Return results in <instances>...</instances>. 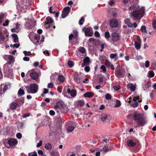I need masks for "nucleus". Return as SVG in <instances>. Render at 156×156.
I'll return each mask as SVG.
<instances>
[{"label":"nucleus","mask_w":156,"mask_h":156,"mask_svg":"<svg viewBox=\"0 0 156 156\" xmlns=\"http://www.w3.org/2000/svg\"><path fill=\"white\" fill-rule=\"evenodd\" d=\"M132 118L139 126H143L147 123V120L143 115L137 112L133 113Z\"/></svg>","instance_id":"1"},{"label":"nucleus","mask_w":156,"mask_h":156,"mask_svg":"<svg viewBox=\"0 0 156 156\" xmlns=\"http://www.w3.org/2000/svg\"><path fill=\"white\" fill-rule=\"evenodd\" d=\"M129 9L130 10H134L131 13V17L133 18L140 19L143 16L145 13V9L144 7H142L136 10H135L133 6H131Z\"/></svg>","instance_id":"2"},{"label":"nucleus","mask_w":156,"mask_h":156,"mask_svg":"<svg viewBox=\"0 0 156 156\" xmlns=\"http://www.w3.org/2000/svg\"><path fill=\"white\" fill-rule=\"evenodd\" d=\"M25 87L28 94H35L37 92L38 90V86L34 83L31 84L29 86H25Z\"/></svg>","instance_id":"3"},{"label":"nucleus","mask_w":156,"mask_h":156,"mask_svg":"<svg viewBox=\"0 0 156 156\" xmlns=\"http://www.w3.org/2000/svg\"><path fill=\"white\" fill-rule=\"evenodd\" d=\"M10 64V62H7L3 66V69L4 73L6 76L10 78L12 77V71L10 69L8 66V65Z\"/></svg>","instance_id":"4"},{"label":"nucleus","mask_w":156,"mask_h":156,"mask_svg":"<svg viewBox=\"0 0 156 156\" xmlns=\"http://www.w3.org/2000/svg\"><path fill=\"white\" fill-rule=\"evenodd\" d=\"M76 125L74 122L69 121L67 122V132L68 133L73 131L76 128Z\"/></svg>","instance_id":"5"},{"label":"nucleus","mask_w":156,"mask_h":156,"mask_svg":"<svg viewBox=\"0 0 156 156\" xmlns=\"http://www.w3.org/2000/svg\"><path fill=\"white\" fill-rule=\"evenodd\" d=\"M120 37L119 33L115 32H113L111 34V39L110 42L112 43L117 42L120 39Z\"/></svg>","instance_id":"6"},{"label":"nucleus","mask_w":156,"mask_h":156,"mask_svg":"<svg viewBox=\"0 0 156 156\" xmlns=\"http://www.w3.org/2000/svg\"><path fill=\"white\" fill-rule=\"evenodd\" d=\"M65 91L68 94H70V95L72 97H75L77 94L76 91L74 90H70L69 86L65 87L64 88Z\"/></svg>","instance_id":"7"},{"label":"nucleus","mask_w":156,"mask_h":156,"mask_svg":"<svg viewBox=\"0 0 156 156\" xmlns=\"http://www.w3.org/2000/svg\"><path fill=\"white\" fill-rule=\"evenodd\" d=\"M133 102L131 104L132 106L133 107H136L138 105V102H141L142 99L139 96L135 97L133 99Z\"/></svg>","instance_id":"8"},{"label":"nucleus","mask_w":156,"mask_h":156,"mask_svg":"<svg viewBox=\"0 0 156 156\" xmlns=\"http://www.w3.org/2000/svg\"><path fill=\"white\" fill-rule=\"evenodd\" d=\"M27 74L29 75L33 80H36L38 77V73L34 72V69L29 71Z\"/></svg>","instance_id":"9"},{"label":"nucleus","mask_w":156,"mask_h":156,"mask_svg":"<svg viewBox=\"0 0 156 156\" xmlns=\"http://www.w3.org/2000/svg\"><path fill=\"white\" fill-rule=\"evenodd\" d=\"M7 143L10 147H14L17 144L18 141L16 139L10 138L8 140Z\"/></svg>","instance_id":"10"},{"label":"nucleus","mask_w":156,"mask_h":156,"mask_svg":"<svg viewBox=\"0 0 156 156\" xmlns=\"http://www.w3.org/2000/svg\"><path fill=\"white\" fill-rule=\"evenodd\" d=\"M70 9V8L69 6H67L64 9L62 14V18H64L67 16L69 14Z\"/></svg>","instance_id":"11"},{"label":"nucleus","mask_w":156,"mask_h":156,"mask_svg":"<svg viewBox=\"0 0 156 156\" xmlns=\"http://www.w3.org/2000/svg\"><path fill=\"white\" fill-rule=\"evenodd\" d=\"M109 24L110 26L113 28L117 27L118 25L117 20L115 19L111 20L109 21Z\"/></svg>","instance_id":"12"},{"label":"nucleus","mask_w":156,"mask_h":156,"mask_svg":"<svg viewBox=\"0 0 156 156\" xmlns=\"http://www.w3.org/2000/svg\"><path fill=\"white\" fill-rule=\"evenodd\" d=\"M127 89L132 92L135 91L136 88V84L132 83H129L127 85Z\"/></svg>","instance_id":"13"},{"label":"nucleus","mask_w":156,"mask_h":156,"mask_svg":"<svg viewBox=\"0 0 156 156\" xmlns=\"http://www.w3.org/2000/svg\"><path fill=\"white\" fill-rule=\"evenodd\" d=\"M40 38L39 35H34L33 37L31 40L35 44H37V43H41V42H39L40 41H39Z\"/></svg>","instance_id":"14"},{"label":"nucleus","mask_w":156,"mask_h":156,"mask_svg":"<svg viewBox=\"0 0 156 156\" xmlns=\"http://www.w3.org/2000/svg\"><path fill=\"white\" fill-rule=\"evenodd\" d=\"M126 143L127 145L131 147L135 146L136 144V143L133 140H128Z\"/></svg>","instance_id":"15"},{"label":"nucleus","mask_w":156,"mask_h":156,"mask_svg":"<svg viewBox=\"0 0 156 156\" xmlns=\"http://www.w3.org/2000/svg\"><path fill=\"white\" fill-rule=\"evenodd\" d=\"M82 30L85 33L86 36L89 37L91 36V34L90 32V29L85 27L83 28Z\"/></svg>","instance_id":"16"},{"label":"nucleus","mask_w":156,"mask_h":156,"mask_svg":"<svg viewBox=\"0 0 156 156\" xmlns=\"http://www.w3.org/2000/svg\"><path fill=\"white\" fill-rule=\"evenodd\" d=\"M18 105L17 103L13 102L10 104V108L12 110H15L16 109Z\"/></svg>","instance_id":"17"},{"label":"nucleus","mask_w":156,"mask_h":156,"mask_svg":"<svg viewBox=\"0 0 156 156\" xmlns=\"http://www.w3.org/2000/svg\"><path fill=\"white\" fill-rule=\"evenodd\" d=\"M90 59L88 57H86L83 59V63L81 65L82 67H84L85 65H88L90 63Z\"/></svg>","instance_id":"18"},{"label":"nucleus","mask_w":156,"mask_h":156,"mask_svg":"<svg viewBox=\"0 0 156 156\" xmlns=\"http://www.w3.org/2000/svg\"><path fill=\"white\" fill-rule=\"evenodd\" d=\"M105 65L107 67H110L112 70H114L115 69L114 67V65L112 64V63L110 61L108 60H106L105 61Z\"/></svg>","instance_id":"19"},{"label":"nucleus","mask_w":156,"mask_h":156,"mask_svg":"<svg viewBox=\"0 0 156 156\" xmlns=\"http://www.w3.org/2000/svg\"><path fill=\"white\" fill-rule=\"evenodd\" d=\"M137 41L135 42V47L136 49H139L141 47V41L140 39H138Z\"/></svg>","instance_id":"20"},{"label":"nucleus","mask_w":156,"mask_h":156,"mask_svg":"<svg viewBox=\"0 0 156 156\" xmlns=\"http://www.w3.org/2000/svg\"><path fill=\"white\" fill-rule=\"evenodd\" d=\"M84 102L83 100H78L75 102V105L76 106L81 107L84 105Z\"/></svg>","instance_id":"21"},{"label":"nucleus","mask_w":156,"mask_h":156,"mask_svg":"<svg viewBox=\"0 0 156 156\" xmlns=\"http://www.w3.org/2000/svg\"><path fill=\"white\" fill-rule=\"evenodd\" d=\"M126 24L129 27H133V24L130 22V20L129 18L126 19L124 20Z\"/></svg>","instance_id":"22"},{"label":"nucleus","mask_w":156,"mask_h":156,"mask_svg":"<svg viewBox=\"0 0 156 156\" xmlns=\"http://www.w3.org/2000/svg\"><path fill=\"white\" fill-rule=\"evenodd\" d=\"M6 57L9 60V61L8 62H10L11 64L14 62V58L13 56L11 55H7Z\"/></svg>","instance_id":"23"},{"label":"nucleus","mask_w":156,"mask_h":156,"mask_svg":"<svg viewBox=\"0 0 156 156\" xmlns=\"http://www.w3.org/2000/svg\"><path fill=\"white\" fill-rule=\"evenodd\" d=\"M83 96L85 97L91 98L94 96V94L91 92H88L85 93Z\"/></svg>","instance_id":"24"},{"label":"nucleus","mask_w":156,"mask_h":156,"mask_svg":"<svg viewBox=\"0 0 156 156\" xmlns=\"http://www.w3.org/2000/svg\"><path fill=\"white\" fill-rule=\"evenodd\" d=\"M12 36L13 38V41L15 43H17L18 42V37L16 34H12Z\"/></svg>","instance_id":"25"},{"label":"nucleus","mask_w":156,"mask_h":156,"mask_svg":"<svg viewBox=\"0 0 156 156\" xmlns=\"http://www.w3.org/2000/svg\"><path fill=\"white\" fill-rule=\"evenodd\" d=\"M110 57L111 58L115 59V60H117L118 58V55L117 53H112L110 55Z\"/></svg>","instance_id":"26"},{"label":"nucleus","mask_w":156,"mask_h":156,"mask_svg":"<svg viewBox=\"0 0 156 156\" xmlns=\"http://www.w3.org/2000/svg\"><path fill=\"white\" fill-rule=\"evenodd\" d=\"M58 80L60 82H64L65 81V78L63 76L59 75L58 76Z\"/></svg>","instance_id":"27"},{"label":"nucleus","mask_w":156,"mask_h":156,"mask_svg":"<svg viewBox=\"0 0 156 156\" xmlns=\"http://www.w3.org/2000/svg\"><path fill=\"white\" fill-rule=\"evenodd\" d=\"M108 115L106 114H103L101 116V119L102 121H106L107 119H108Z\"/></svg>","instance_id":"28"},{"label":"nucleus","mask_w":156,"mask_h":156,"mask_svg":"<svg viewBox=\"0 0 156 156\" xmlns=\"http://www.w3.org/2000/svg\"><path fill=\"white\" fill-rule=\"evenodd\" d=\"M57 105L59 106V108H61L64 105V103L62 101H59L56 103Z\"/></svg>","instance_id":"29"},{"label":"nucleus","mask_w":156,"mask_h":156,"mask_svg":"<svg viewBox=\"0 0 156 156\" xmlns=\"http://www.w3.org/2000/svg\"><path fill=\"white\" fill-rule=\"evenodd\" d=\"M45 148L48 150H50L52 148V145L50 143H47L45 146Z\"/></svg>","instance_id":"30"},{"label":"nucleus","mask_w":156,"mask_h":156,"mask_svg":"<svg viewBox=\"0 0 156 156\" xmlns=\"http://www.w3.org/2000/svg\"><path fill=\"white\" fill-rule=\"evenodd\" d=\"M18 94L20 96L23 95L24 94V90L21 88H20L18 91Z\"/></svg>","instance_id":"31"},{"label":"nucleus","mask_w":156,"mask_h":156,"mask_svg":"<svg viewBox=\"0 0 156 156\" xmlns=\"http://www.w3.org/2000/svg\"><path fill=\"white\" fill-rule=\"evenodd\" d=\"M140 30L144 34H145L147 33V31H146V28L145 26H142Z\"/></svg>","instance_id":"32"},{"label":"nucleus","mask_w":156,"mask_h":156,"mask_svg":"<svg viewBox=\"0 0 156 156\" xmlns=\"http://www.w3.org/2000/svg\"><path fill=\"white\" fill-rule=\"evenodd\" d=\"M154 75V72L152 71H150L148 73V76L149 77H153Z\"/></svg>","instance_id":"33"},{"label":"nucleus","mask_w":156,"mask_h":156,"mask_svg":"<svg viewBox=\"0 0 156 156\" xmlns=\"http://www.w3.org/2000/svg\"><path fill=\"white\" fill-rule=\"evenodd\" d=\"M121 104L120 101L118 100H116L115 101V107L117 108L119 107L121 105Z\"/></svg>","instance_id":"34"},{"label":"nucleus","mask_w":156,"mask_h":156,"mask_svg":"<svg viewBox=\"0 0 156 156\" xmlns=\"http://www.w3.org/2000/svg\"><path fill=\"white\" fill-rule=\"evenodd\" d=\"M152 26L154 29V31L156 32V20H154L152 23Z\"/></svg>","instance_id":"35"},{"label":"nucleus","mask_w":156,"mask_h":156,"mask_svg":"<svg viewBox=\"0 0 156 156\" xmlns=\"http://www.w3.org/2000/svg\"><path fill=\"white\" fill-rule=\"evenodd\" d=\"M105 37L107 40H108L110 37V35L109 32L108 31H107L105 33Z\"/></svg>","instance_id":"36"},{"label":"nucleus","mask_w":156,"mask_h":156,"mask_svg":"<svg viewBox=\"0 0 156 156\" xmlns=\"http://www.w3.org/2000/svg\"><path fill=\"white\" fill-rule=\"evenodd\" d=\"M111 150V149L109 148L107 146H105L103 147V151L104 152H106L107 151H110Z\"/></svg>","instance_id":"37"},{"label":"nucleus","mask_w":156,"mask_h":156,"mask_svg":"<svg viewBox=\"0 0 156 156\" xmlns=\"http://www.w3.org/2000/svg\"><path fill=\"white\" fill-rule=\"evenodd\" d=\"M47 21L48 22L47 24L52 23L53 22L52 19L50 17H48L47 18Z\"/></svg>","instance_id":"38"},{"label":"nucleus","mask_w":156,"mask_h":156,"mask_svg":"<svg viewBox=\"0 0 156 156\" xmlns=\"http://www.w3.org/2000/svg\"><path fill=\"white\" fill-rule=\"evenodd\" d=\"M78 51L83 53H84L86 51L85 48L83 47L79 48L78 49Z\"/></svg>","instance_id":"39"},{"label":"nucleus","mask_w":156,"mask_h":156,"mask_svg":"<svg viewBox=\"0 0 156 156\" xmlns=\"http://www.w3.org/2000/svg\"><path fill=\"white\" fill-rule=\"evenodd\" d=\"M144 84L145 86V87L147 88L150 87L151 85L150 81L146 82Z\"/></svg>","instance_id":"40"},{"label":"nucleus","mask_w":156,"mask_h":156,"mask_svg":"<svg viewBox=\"0 0 156 156\" xmlns=\"http://www.w3.org/2000/svg\"><path fill=\"white\" fill-rule=\"evenodd\" d=\"M4 14H3L0 15V24L2 23L4 18Z\"/></svg>","instance_id":"41"},{"label":"nucleus","mask_w":156,"mask_h":156,"mask_svg":"<svg viewBox=\"0 0 156 156\" xmlns=\"http://www.w3.org/2000/svg\"><path fill=\"white\" fill-rule=\"evenodd\" d=\"M84 20H85V19H84V17H82L80 19L79 21V24L80 25H83V22L84 21Z\"/></svg>","instance_id":"42"},{"label":"nucleus","mask_w":156,"mask_h":156,"mask_svg":"<svg viewBox=\"0 0 156 156\" xmlns=\"http://www.w3.org/2000/svg\"><path fill=\"white\" fill-rule=\"evenodd\" d=\"M68 65L69 67L72 68L73 65V63L71 61H69L68 62Z\"/></svg>","instance_id":"43"},{"label":"nucleus","mask_w":156,"mask_h":156,"mask_svg":"<svg viewBox=\"0 0 156 156\" xmlns=\"http://www.w3.org/2000/svg\"><path fill=\"white\" fill-rule=\"evenodd\" d=\"M2 85L0 86V98L1 97V95L3 94L4 92L2 89Z\"/></svg>","instance_id":"44"},{"label":"nucleus","mask_w":156,"mask_h":156,"mask_svg":"<svg viewBox=\"0 0 156 156\" xmlns=\"http://www.w3.org/2000/svg\"><path fill=\"white\" fill-rule=\"evenodd\" d=\"M105 98L106 99L109 100L111 98V96L110 94H107L105 95Z\"/></svg>","instance_id":"45"},{"label":"nucleus","mask_w":156,"mask_h":156,"mask_svg":"<svg viewBox=\"0 0 156 156\" xmlns=\"http://www.w3.org/2000/svg\"><path fill=\"white\" fill-rule=\"evenodd\" d=\"M29 156H37L36 152H32L29 153Z\"/></svg>","instance_id":"46"},{"label":"nucleus","mask_w":156,"mask_h":156,"mask_svg":"<svg viewBox=\"0 0 156 156\" xmlns=\"http://www.w3.org/2000/svg\"><path fill=\"white\" fill-rule=\"evenodd\" d=\"M100 69H101L104 73H105L106 71V67L104 65L101 66L100 67Z\"/></svg>","instance_id":"47"},{"label":"nucleus","mask_w":156,"mask_h":156,"mask_svg":"<svg viewBox=\"0 0 156 156\" xmlns=\"http://www.w3.org/2000/svg\"><path fill=\"white\" fill-rule=\"evenodd\" d=\"M23 53L25 55L27 56H29L31 54V52L30 51H24Z\"/></svg>","instance_id":"48"},{"label":"nucleus","mask_w":156,"mask_h":156,"mask_svg":"<svg viewBox=\"0 0 156 156\" xmlns=\"http://www.w3.org/2000/svg\"><path fill=\"white\" fill-rule=\"evenodd\" d=\"M9 22V21L8 20H6L5 21V23H3V26L4 27L8 26Z\"/></svg>","instance_id":"49"},{"label":"nucleus","mask_w":156,"mask_h":156,"mask_svg":"<svg viewBox=\"0 0 156 156\" xmlns=\"http://www.w3.org/2000/svg\"><path fill=\"white\" fill-rule=\"evenodd\" d=\"M145 67L146 68H148L149 67V65H150L149 62L148 60L146 61L145 62Z\"/></svg>","instance_id":"50"},{"label":"nucleus","mask_w":156,"mask_h":156,"mask_svg":"<svg viewBox=\"0 0 156 156\" xmlns=\"http://www.w3.org/2000/svg\"><path fill=\"white\" fill-rule=\"evenodd\" d=\"M16 137L19 139H20L22 138V135L20 133H18L16 134Z\"/></svg>","instance_id":"51"},{"label":"nucleus","mask_w":156,"mask_h":156,"mask_svg":"<svg viewBox=\"0 0 156 156\" xmlns=\"http://www.w3.org/2000/svg\"><path fill=\"white\" fill-rule=\"evenodd\" d=\"M113 88L115 90H119L120 88V87L119 85L117 86H113Z\"/></svg>","instance_id":"52"},{"label":"nucleus","mask_w":156,"mask_h":156,"mask_svg":"<svg viewBox=\"0 0 156 156\" xmlns=\"http://www.w3.org/2000/svg\"><path fill=\"white\" fill-rule=\"evenodd\" d=\"M85 71L87 72H89L90 70V67L89 66H86L84 68Z\"/></svg>","instance_id":"53"},{"label":"nucleus","mask_w":156,"mask_h":156,"mask_svg":"<svg viewBox=\"0 0 156 156\" xmlns=\"http://www.w3.org/2000/svg\"><path fill=\"white\" fill-rule=\"evenodd\" d=\"M94 35L95 37H99L100 36V34L97 31H96L94 33Z\"/></svg>","instance_id":"54"},{"label":"nucleus","mask_w":156,"mask_h":156,"mask_svg":"<svg viewBox=\"0 0 156 156\" xmlns=\"http://www.w3.org/2000/svg\"><path fill=\"white\" fill-rule=\"evenodd\" d=\"M42 141L41 140H40L39 141V143H38L37 144V146H36L37 147H40L42 145Z\"/></svg>","instance_id":"55"},{"label":"nucleus","mask_w":156,"mask_h":156,"mask_svg":"<svg viewBox=\"0 0 156 156\" xmlns=\"http://www.w3.org/2000/svg\"><path fill=\"white\" fill-rule=\"evenodd\" d=\"M4 38V36L2 34H0V41H3Z\"/></svg>","instance_id":"56"},{"label":"nucleus","mask_w":156,"mask_h":156,"mask_svg":"<svg viewBox=\"0 0 156 156\" xmlns=\"http://www.w3.org/2000/svg\"><path fill=\"white\" fill-rule=\"evenodd\" d=\"M49 114L51 115H55V112L54 111L51 110L49 111Z\"/></svg>","instance_id":"57"},{"label":"nucleus","mask_w":156,"mask_h":156,"mask_svg":"<svg viewBox=\"0 0 156 156\" xmlns=\"http://www.w3.org/2000/svg\"><path fill=\"white\" fill-rule=\"evenodd\" d=\"M8 86L7 85H5L3 87H2V89L5 92L8 88Z\"/></svg>","instance_id":"58"},{"label":"nucleus","mask_w":156,"mask_h":156,"mask_svg":"<svg viewBox=\"0 0 156 156\" xmlns=\"http://www.w3.org/2000/svg\"><path fill=\"white\" fill-rule=\"evenodd\" d=\"M23 60L25 61H28L30 60V58L28 57H25L23 58Z\"/></svg>","instance_id":"59"},{"label":"nucleus","mask_w":156,"mask_h":156,"mask_svg":"<svg viewBox=\"0 0 156 156\" xmlns=\"http://www.w3.org/2000/svg\"><path fill=\"white\" fill-rule=\"evenodd\" d=\"M53 86V84L52 83H49L48 85V87L49 88H51Z\"/></svg>","instance_id":"60"},{"label":"nucleus","mask_w":156,"mask_h":156,"mask_svg":"<svg viewBox=\"0 0 156 156\" xmlns=\"http://www.w3.org/2000/svg\"><path fill=\"white\" fill-rule=\"evenodd\" d=\"M58 91L60 93H61L62 91V88L60 86H58L57 87Z\"/></svg>","instance_id":"61"},{"label":"nucleus","mask_w":156,"mask_h":156,"mask_svg":"<svg viewBox=\"0 0 156 156\" xmlns=\"http://www.w3.org/2000/svg\"><path fill=\"white\" fill-rule=\"evenodd\" d=\"M43 53L46 55H47L48 56L49 55V52L47 50L44 51H43Z\"/></svg>","instance_id":"62"},{"label":"nucleus","mask_w":156,"mask_h":156,"mask_svg":"<svg viewBox=\"0 0 156 156\" xmlns=\"http://www.w3.org/2000/svg\"><path fill=\"white\" fill-rule=\"evenodd\" d=\"M74 36L72 34H70L69 37V40H71L73 38V37Z\"/></svg>","instance_id":"63"},{"label":"nucleus","mask_w":156,"mask_h":156,"mask_svg":"<svg viewBox=\"0 0 156 156\" xmlns=\"http://www.w3.org/2000/svg\"><path fill=\"white\" fill-rule=\"evenodd\" d=\"M43 152L41 150H39L38 151V153L39 155H43Z\"/></svg>","instance_id":"64"}]
</instances>
